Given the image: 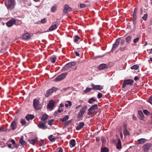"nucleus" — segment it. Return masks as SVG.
Here are the masks:
<instances>
[{
	"label": "nucleus",
	"mask_w": 152,
	"mask_h": 152,
	"mask_svg": "<svg viewBox=\"0 0 152 152\" xmlns=\"http://www.w3.org/2000/svg\"><path fill=\"white\" fill-rule=\"evenodd\" d=\"M15 1L14 0H9L8 2H5V4L8 9L11 10L13 9L15 5Z\"/></svg>",
	"instance_id": "1"
},
{
	"label": "nucleus",
	"mask_w": 152,
	"mask_h": 152,
	"mask_svg": "<svg viewBox=\"0 0 152 152\" xmlns=\"http://www.w3.org/2000/svg\"><path fill=\"white\" fill-rule=\"evenodd\" d=\"M75 65L76 63L74 62L69 63L66 64L65 66L63 67L62 70L63 71H66L72 67V66H75Z\"/></svg>",
	"instance_id": "2"
},
{
	"label": "nucleus",
	"mask_w": 152,
	"mask_h": 152,
	"mask_svg": "<svg viewBox=\"0 0 152 152\" xmlns=\"http://www.w3.org/2000/svg\"><path fill=\"white\" fill-rule=\"evenodd\" d=\"M46 123L45 122H43L40 121L37 126L39 129L42 130H45L47 128V126L45 125Z\"/></svg>",
	"instance_id": "3"
},
{
	"label": "nucleus",
	"mask_w": 152,
	"mask_h": 152,
	"mask_svg": "<svg viewBox=\"0 0 152 152\" xmlns=\"http://www.w3.org/2000/svg\"><path fill=\"white\" fill-rule=\"evenodd\" d=\"M67 74L68 73L67 72H65L61 74L60 75L58 76L56 78L54 79V81L57 82L63 80Z\"/></svg>",
	"instance_id": "4"
},
{
	"label": "nucleus",
	"mask_w": 152,
	"mask_h": 152,
	"mask_svg": "<svg viewBox=\"0 0 152 152\" xmlns=\"http://www.w3.org/2000/svg\"><path fill=\"white\" fill-rule=\"evenodd\" d=\"M87 108V106L85 105L80 110L78 114L79 118H80L83 117V116L86 111Z\"/></svg>",
	"instance_id": "5"
},
{
	"label": "nucleus",
	"mask_w": 152,
	"mask_h": 152,
	"mask_svg": "<svg viewBox=\"0 0 152 152\" xmlns=\"http://www.w3.org/2000/svg\"><path fill=\"white\" fill-rule=\"evenodd\" d=\"M98 106L96 104H95L91 106L88 109V112L87 113L88 115H90L93 114V111L97 109Z\"/></svg>",
	"instance_id": "6"
},
{
	"label": "nucleus",
	"mask_w": 152,
	"mask_h": 152,
	"mask_svg": "<svg viewBox=\"0 0 152 152\" xmlns=\"http://www.w3.org/2000/svg\"><path fill=\"white\" fill-rule=\"evenodd\" d=\"M134 82V81L133 80H131V79L125 80L124 83L122 84V88H125L126 85H132L133 84Z\"/></svg>",
	"instance_id": "7"
},
{
	"label": "nucleus",
	"mask_w": 152,
	"mask_h": 152,
	"mask_svg": "<svg viewBox=\"0 0 152 152\" xmlns=\"http://www.w3.org/2000/svg\"><path fill=\"white\" fill-rule=\"evenodd\" d=\"M120 38H118L116 39L115 43L113 45V47L111 50V51L112 52H113L119 45V44H120Z\"/></svg>",
	"instance_id": "8"
},
{
	"label": "nucleus",
	"mask_w": 152,
	"mask_h": 152,
	"mask_svg": "<svg viewBox=\"0 0 152 152\" xmlns=\"http://www.w3.org/2000/svg\"><path fill=\"white\" fill-rule=\"evenodd\" d=\"M33 104L35 109L37 110H39L40 109V106L38 100L34 99L33 101Z\"/></svg>",
	"instance_id": "9"
},
{
	"label": "nucleus",
	"mask_w": 152,
	"mask_h": 152,
	"mask_svg": "<svg viewBox=\"0 0 152 152\" xmlns=\"http://www.w3.org/2000/svg\"><path fill=\"white\" fill-rule=\"evenodd\" d=\"M125 42V40L124 39H122L121 40V39L120 40V45L121 46L120 47L119 49L121 51H123L124 50H126V46H124L123 47V45L124 44Z\"/></svg>",
	"instance_id": "10"
},
{
	"label": "nucleus",
	"mask_w": 152,
	"mask_h": 152,
	"mask_svg": "<svg viewBox=\"0 0 152 152\" xmlns=\"http://www.w3.org/2000/svg\"><path fill=\"white\" fill-rule=\"evenodd\" d=\"M91 86L93 90H100L102 89V87L99 85H95L93 83L91 84Z\"/></svg>",
	"instance_id": "11"
},
{
	"label": "nucleus",
	"mask_w": 152,
	"mask_h": 152,
	"mask_svg": "<svg viewBox=\"0 0 152 152\" xmlns=\"http://www.w3.org/2000/svg\"><path fill=\"white\" fill-rule=\"evenodd\" d=\"M72 11V9L67 4L65 5L64 8V12L65 14L68 13V12Z\"/></svg>",
	"instance_id": "12"
},
{
	"label": "nucleus",
	"mask_w": 152,
	"mask_h": 152,
	"mask_svg": "<svg viewBox=\"0 0 152 152\" xmlns=\"http://www.w3.org/2000/svg\"><path fill=\"white\" fill-rule=\"evenodd\" d=\"M55 103V101H53V100L50 101L48 105V108L50 110H52L54 107Z\"/></svg>",
	"instance_id": "13"
},
{
	"label": "nucleus",
	"mask_w": 152,
	"mask_h": 152,
	"mask_svg": "<svg viewBox=\"0 0 152 152\" xmlns=\"http://www.w3.org/2000/svg\"><path fill=\"white\" fill-rule=\"evenodd\" d=\"M151 144L150 143H147L145 144L143 146V148L144 151L147 152L151 146Z\"/></svg>",
	"instance_id": "14"
},
{
	"label": "nucleus",
	"mask_w": 152,
	"mask_h": 152,
	"mask_svg": "<svg viewBox=\"0 0 152 152\" xmlns=\"http://www.w3.org/2000/svg\"><path fill=\"white\" fill-rule=\"evenodd\" d=\"M16 21L15 19H11L8 21L6 23L7 26L10 27L15 24Z\"/></svg>",
	"instance_id": "15"
},
{
	"label": "nucleus",
	"mask_w": 152,
	"mask_h": 152,
	"mask_svg": "<svg viewBox=\"0 0 152 152\" xmlns=\"http://www.w3.org/2000/svg\"><path fill=\"white\" fill-rule=\"evenodd\" d=\"M17 127V124L15 121L14 120L11 123L10 127L11 128L12 130H14Z\"/></svg>",
	"instance_id": "16"
},
{
	"label": "nucleus",
	"mask_w": 152,
	"mask_h": 152,
	"mask_svg": "<svg viewBox=\"0 0 152 152\" xmlns=\"http://www.w3.org/2000/svg\"><path fill=\"white\" fill-rule=\"evenodd\" d=\"M84 125V123L83 122H80L79 124L76 127L77 130H78L81 129Z\"/></svg>",
	"instance_id": "17"
},
{
	"label": "nucleus",
	"mask_w": 152,
	"mask_h": 152,
	"mask_svg": "<svg viewBox=\"0 0 152 152\" xmlns=\"http://www.w3.org/2000/svg\"><path fill=\"white\" fill-rule=\"evenodd\" d=\"M48 117V116L46 114H45L43 115L41 118V121H42L43 122H46V123H47V120Z\"/></svg>",
	"instance_id": "18"
},
{
	"label": "nucleus",
	"mask_w": 152,
	"mask_h": 152,
	"mask_svg": "<svg viewBox=\"0 0 152 152\" xmlns=\"http://www.w3.org/2000/svg\"><path fill=\"white\" fill-rule=\"evenodd\" d=\"M117 142L116 144V148L118 149H120L121 148V142L120 139L118 138L117 140Z\"/></svg>",
	"instance_id": "19"
},
{
	"label": "nucleus",
	"mask_w": 152,
	"mask_h": 152,
	"mask_svg": "<svg viewBox=\"0 0 152 152\" xmlns=\"http://www.w3.org/2000/svg\"><path fill=\"white\" fill-rule=\"evenodd\" d=\"M34 115H27L25 118L27 121H29L30 120H32L34 118Z\"/></svg>",
	"instance_id": "20"
},
{
	"label": "nucleus",
	"mask_w": 152,
	"mask_h": 152,
	"mask_svg": "<svg viewBox=\"0 0 152 152\" xmlns=\"http://www.w3.org/2000/svg\"><path fill=\"white\" fill-rule=\"evenodd\" d=\"M38 138H36L34 139L30 140H28V142L31 144H32L33 145H34L36 142L37 141Z\"/></svg>",
	"instance_id": "21"
},
{
	"label": "nucleus",
	"mask_w": 152,
	"mask_h": 152,
	"mask_svg": "<svg viewBox=\"0 0 152 152\" xmlns=\"http://www.w3.org/2000/svg\"><path fill=\"white\" fill-rule=\"evenodd\" d=\"M107 67V65L105 64H100L98 66V69L100 70H102Z\"/></svg>",
	"instance_id": "22"
},
{
	"label": "nucleus",
	"mask_w": 152,
	"mask_h": 152,
	"mask_svg": "<svg viewBox=\"0 0 152 152\" xmlns=\"http://www.w3.org/2000/svg\"><path fill=\"white\" fill-rule=\"evenodd\" d=\"M57 26L56 24H54L51 26L49 29V31H52L56 29L57 28Z\"/></svg>",
	"instance_id": "23"
},
{
	"label": "nucleus",
	"mask_w": 152,
	"mask_h": 152,
	"mask_svg": "<svg viewBox=\"0 0 152 152\" xmlns=\"http://www.w3.org/2000/svg\"><path fill=\"white\" fill-rule=\"evenodd\" d=\"M70 146L71 147H73L75 145V141L74 139L71 140L69 142Z\"/></svg>",
	"instance_id": "24"
},
{
	"label": "nucleus",
	"mask_w": 152,
	"mask_h": 152,
	"mask_svg": "<svg viewBox=\"0 0 152 152\" xmlns=\"http://www.w3.org/2000/svg\"><path fill=\"white\" fill-rule=\"evenodd\" d=\"M53 91L50 89L47 91L46 94H45V96L48 97L53 93Z\"/></svg>",
	"instance_id": "25"
},
{
	"label": "nucleus",
	"mask_w": 152,
	"mask_h": 152,
	"mask_svg": "<svg viewBox=\"0 0 152 152\" xmlns=\"http://www.w3.org/2000/svg\"><path fill=\"white\" fill-rule=\"evenodd\" d=\"M69 116L68 115H66L63 118L60 119V120L62 122H64L66 121L69 119Z\"/></svg>",
	"instance_id": "26"
},
{
	"label": "nucleus",
	"mask_w": 152,
	"mask_h": 152,
	"mask_svg": "<svg viewBox=\"0 0 152 152\" xmlns=\"http://www.w3.org/2000/svg\"><path fill=\"white\" fill-rule=\"evenodd\" d=\"M30 35L29 34L26 33L23 34L22 36V38L24 39H27L29 38Z\"/></svg>",
	"instance_id": "27"
},
{
	"label": "nucleus",
	"mask_w": 152,
	"mask_h": 152,
	"mask_svg": "<svg viewBox=\"0 0 152 152\" xmlns=\"http://www.w3.org/2000/svg\"><path fill=\"white\" fill-rule=\"evenodd\" d=\"M23 137L21 136L20 140L19 142L22 146L25 145L26 144L25 142L23 140Z\"/></svg>",
	"instance_id": "28"
},
{
	"label": "nucleus",
	"mask_w": 152,
	"mask_h": 152,
	"mask_svg": "<svg viewBox=\"0 0 152 152\" xmlns=\"http://www.w3.org/2000/svg\"><path fill=\"white\" fill-rule=\"evenodd\" d=\"M146 141V140L145 138H141L138 140V141L140 144L144 143Z\"/></svg>",
	"instance_id": "29"
},
{
	"label": "nucleus",
	"mask_w": 152,
	"mask_h": 152,
	"mask_svg": "<svg viewBox=\"0 0 152 152\" xmlns=\"http://www.w3.org/2000/svg\"><path fill=\"white\" fill-rule=\"evenodd\" d=\"M137 13V9L135 8L134 10L133 14V18L134 19L136 20V14Z\"/></svg>",
	"instance_id": "30"
},
{
	"label": "nucleus",
	"mask_w": 152,
	"mask_h": 152,
	"mask_svg": "<svg viewBox=\"0 0 152 152\" xmlns=\"http://www.w3.org/2000/svg\"><path fill=\"white\" fill-rule=\"evenodd\" d=\"M123 133L125 136L129 135V132L127 130V129L125 128L123 130Z\"/></svg>",
	"instance_id": "31"
},
{
	"label": "nucleus",
	"mask_w": 152,
	"mask_h": 152,
	"mask_svg": "<svg viewBox=\"0 0 152 152\" xmlns=\"http://www.w3.org/2000/svg\"><path fill=\"white\" fill-rule=\"evenodd\" d=\"M138 114L140 116V118L141 120H142L144 117V115L142 112L141 111H139L138 112Z\"/></svg>",
	"instance_id": "32"
},
{
	"label": "nucleus",
	"mask_w": 152,
	"mask_h": 152,
	"mask_svg": "<svg viewBox=\"0 0 152 152\" xmlns=\"http://www.w3.org/2000/svg\"><path fill=\"white\" fill-rule=\"evenodd\" d=\"M57 7L56 5L53 6L51 8V11L53 12H55L56 11Z\"/></svg>",
	"instance_id": "33"
},
{
	"label": "nucleus",
	"mask_w": 152,
	"mask_h": 152,
	"mask_svg": "<svg viewBox=\"0 0 152 152\" xmlns=\"http://www.w3.org/2000/svg\"><path fill=\"white\" fill-rule=\"evenodd\" d=\"M108 149L107 147L102 148L101 152H108Z\"/></svg>",
	"instance_id": "34"
},
{
	"label": "nucleus",
	"mask_w": 152,
	"mask_h": 152,
	"mask_svg": "<svg viewBox=\"0 0 152 152\" xmlns=\"http://www.w3.org/2000/svg\"><path fill=\"white\" fill-rule=\"evenodd\" d=\"M49 140L51 142L54 141L55 140L56 138L55 137H53V135H50L48 137Z\"/></svg>",
	"instance_id": "35"
},
{
	"label": "nucleus",
	"mask_w": 152,
	"mask_h": 152,
	"mask_svg": "<svg viewBox=\"0 0 152 152\" xmlns=\"http://www.w3.org/2000/svg\"><path fill=\"white\" fill-rule=\"evenodd\" d=\"M96 101V100L93 98H92L89 99L88 101V102L90 104H92L93 102Z\"/></svg>",
	"instance_id": "36"
},
{
	"label": "nucleus",
	"mask_w": 152,
	"mask_h": 152,
	"mask_svg": "<svg viewBox=\"0 0 152 152\" xmlns=\"http://www.w3.org/2000/svg\"><path fill=\"white\" fill-rule=\"evenodd\" d=\"M20 123L23 125H24L26 124V121L24 119H22L20 121Z\"/></svg>",
	"instance_id": "37"
},
{
	"label": "nucleus",
	"mask_w": 152,
	"mask_h": 152,
	"mask_svg": "<svg viewBox=\"0 0 152 152\" xmlns=\"http://www.w3.org/2000/svg\"><path fill=\"white\" fill-rule=\"evenodd\" d=\"M56 59V57L55 56L51 57L50 58V60L53 63H54L55 62Z\"/></svg>",
	"instance_id": "38"
},
{
	"label": "nucleus",
	"mask_w": 152,
	"mask_h": 152,
	"mask_svg": "<svg viewBox=\"0 0 152 152\" xmlns=\"http://www.w3.org/2000/svg\"><path fill=\"white\" fill-rule=\"evenodd\" d=\"M139 68L138 66L137 65H135L132 66L131 69H132L137 70Z\"/></svg>",
	"instance_id": "39"
},
{
	"label": "nucleus",
	"mask_w": 152,
	"mask_h": 152,
	"mask_svg": "<svg viewBox=\"0 0 152 152\" xmlns=\"http://www.w3.org/2000/svg\"><path fill=\"white\" fill-rule=\"evenodd\" d=\"M131 36H129L126 39V41L127 42L129 43L131 40Z\"/></svg>",
	"instance_id": "40"
},
{
	"label": "nucleus",
	"mask_w": 152,
	"mask_h": 152,
	"mask_svg": "<svg viewBox=\"0 0 152 152\" xmlns=\"http://www.w3.org/2000/svg\"><path fill=\"white\" fill-rule=\"evenodd\" d=\"M91 90H93L92 88H87L84 91V92L85 93H86L90 91Z\"/></svg>",
	"instance_id": "41"
},
{
	"label": "nucleus",
	"mask_w": 152,
	"mask_h": 152,
	"mask_svg": "<svg viewBox=\"0 0 152 152\" xmlns=\"http://www.w3.org/2000/svg\"><path fill=\"white\" fill-rule=\"evenodd\" d=\"M67 102L68 103V104H65V106L66 107H68L69 106H71L72 105V103L71 101H68Z\"/></svg>",
	"instance_id": "42"
},
{
	"label": "nucleus",
	"mask_w": 152,
	"mask_h": 152,
	"mask_svg": "<svg viewBox=\"0 0 152 152\" xmlns=\"http://www.w3.org/2000/svg\"><path fill=\"white\" fill-rule=\"evenodd\" d=\"M148 14L146 13L144 15V16L142 17V18L144 20H147L148 17Z\"/></svg>",
	"instance_id": "43"
},
{
	"label": "nucleus",
	"mask_w": 152,
	"mask_h": 152,
	"mask_svg": "<svg viewBox=\"0 0 152 152\" xmlns=\"http://www.w3.org/2000/svg\"><path fill=\"white\" fill-rule=\"evenodd\" d=\"M54 120L53 119H52L50 120H49L48 121V124L50 126H51L53 124V123L54 121Z\"/></svg>",
	"instance_id": "44"
},
{
	"label": "nucleus",
	"mask_w": 152,
	"mask_h": 152,
	"mask_svg": "<svg viewBox=\"0 0 152 152\" xmlns=\"http://www.w3.org/2000/svg\"><path fill=\"white\" fill-rule=\"evenodd\" d=\"M80 37L77 36H76L75 37V38L74 39V41L75 42H77L78 41V40L79 39H80Z\"/></svg>",
	"instance_id": "45"
},
{
	"label": "nucleus",
	"mask_w": 152,
	"mask_h": 152,
	"mask_svg": "<svg viewBox=\"0 0 152 152\" xmlns=\"http://www.w3.org/2000/svg\"><path fill=\"white\" fill-rule=\"evenodd\" d=\"M47 20L45 18H44L41 20V21L39 22H41L42 23H46Z\"/></svg>",
	"instance_id": "46"
},
{
	"label": "nucleus",
	"mask_w": 152,
	"mask_h": 152,
	"mask_svg": "<svg viewBox=\"0 0 152 152\" xmlns=\"http://www.w3.org/2000/svg\"><path fill=\"white\" fill-rule=\"evenodd\" d=\"M50 89L53 91V92L56 91L58 90V88L54 87H53Z\"/></svg>",
	"instance_id": "47"
},
{
	"label": "nucleus",
	"mask_w": 152,
	"mask_h": 152,
	"mask_svg": "<svg viewBox=\"0 0 152 152\" xmlns=\"http://www.w3.org/2000/svg\"><path fill=\"white\" fill-rule=\"evenodd\" d=\"M143 112L146 115H148L150 113L149 112L146 110H144Z\"/></svg>",
	"instance_id": "48"
},
{
	"label": "nucleus",
	"mask_w": 152,
	"mask_h": 152,
	"mask_svg": "<svg viewBox=\"0 0 152 152\" xmlns=\"http://www.w3.org/2000/svg\"><path fill=\"white\" fill-rule=\"evenodd\" d=\"M148 102L152 105V96H150L149 98Z\"/></svg>",
	"instance_id": "49"
},
{
	"label": "nucleus",
	"mask_w": 152,
	"mask_h": 152,
	"mask_svg": "<svg viewBox=\"0 0 152 152\" xmlns=\"http://www.w3.org/2000/svg\"><path fill=\"white\" fill-rule=\"evenodd\" d=\"M139 40V38L137 37L134 39L133 42L134 43H137L138 42Z\"/></svg>",
	"instance_id": "50"
},
{
	"label": "nucleus",
	"mask_w": 152,
	"mask_h": 152,
	"mask_svg": "<svg viewBox=\"0 0 152 152\" xmlns=\"http://www.w3.org/2000/svg\"><path fill=\"white\" fill-rule=\"evenodd\" d=\"M102 96V94L100 93H99L97 95V97L98 99L101 98Z\"/></svg>",
	"instance_id": "51"
},
{
	"label": "nucleus",
	"mask_w": 152,
	"mask_h": 152,
	"mask_svg": "<svg viewBox=\"0 0 152 152\" xmlns=\"http://www.w3.org/2000/svg\"><path fill=\"white\" fill-rule=\"evenodd\" d=\"M60 107H59V109L58 110L57 112L58 113H61L63 111V109H60Z\"/></svg>",
	"instance_id": "52"
},
{
	"label": "nucleus",
	"mask_w": 152,
	"mask_h": 152,
	"mask_svg": "<svg viewBox=\"0 0 152 152\" xmlns=\"http://www.w3.org/2000/svg\"><path fill=\"white\" fill-rule=\"evenodd\" d=\"M8 147L9 148H10L12 149H14V148L12 147V144H8Z\"/></svg>",
	"instance_id": "53"
},
{
	"label": "nucleus",
	"mask_w": 152,
	"mask_h": 152,
	"mask_svg": "<svg viewBox=\"0 0 152 152\" xmlns=\"http://www.w3.org/2000/svg\"><path fill=\"white\" fill-rule=\"evenodd\" d=\"M74 53L77 56H79V53L77 51H75Z\"/></svg>",
	"instance_id": "54"
},
{
	"label": "nucleus",
	"mask_w": 152,
	"mask_h": 152,
	"mask_svg": "<svg viewBox=\"0 0 152 152\" xmlns=\"http://www.w3.org/2000/svg\"><path fill=\"white\" fill-rule=\"evenodd\" d=\"M85 6L86 5L85 4H80V7L81 8H83L85 7Z\"/></svg>",
	"instance_id": "55"
},
{
	"label": "nucleus",
	"mask_w": 152,
	"mask_h": 152,
	"mask_svg": "<svg viewBox=\"0 0 152 152\" xmlns=\"http://www.w3.org/2000/svg\"><path fill=\"white\" fill-rule=\"evenodd\" d=\"M11 142L14 145H15V142L13 139H11Z\"/></svg>",
	"instance_id": "56"
},
{
	"label": "nucleus",
	"mask_w": 152,
	"mask_h": 152,
	"mask_svg": "<svg viewBox=\"0 0 152 152\" xmlns=\"http://www.w3.org/2000/svg\"><path fill=\"white\" fill-rule=\"evenodd\" d=\"M132 119L134 120H135L137 119V118L134 115H132Z\"/></svg>",
	"instance_id": "57"
},
{
	"label": "nucleus",
	"mask_w": 152,
	"mask_h": 152,
	"mask_svg": "<svg viewBox=\"0 0 152 152\" xmlns=\"http://www.w3.org/2000/svg\"><path fill=\"white\" fill-rule=\"evenodd\" d=\"M58 152H63V149L61 147L59 148Z\"/></svg>",
	"instance_id": "58"
},
{
	"label": "nucleus",
	"mask_w": 152,
	"mask_h": 152,
	"mask_svg": "<svg viewBox=\"0 0 152 152\" xmlns=\"http://www.w3.org/2000/svg\"><path fill=\"white\" fill-rule=\"evenodd\" d=\"M134 79L135 80H138L139 78L135 76L134 77Z\"/></svg>",
	"instance_id": "59"
},
{
	"label": "nucleus",
	"mask_w": 152,
	"mask_h": 152,
	"mask_svg": "<svg viewBox=\"0 0 152 152\" xmlns=\"http://www.w3.org/2000/svg\"><path fill=\"white\" fill-rule=\"evenodd\" d=\"M133 23L134 25H135L136 24L137 22L136 21V20L133 19Z\"/></svg>",
	"instance_id": "60"
},
{
	"label": "nucleus",
	"mask_w": 152,
	"mask_h": 152,
	"mask_svg": "<svg viewBox=\"0 0 152 152\" xmlns=\"http://www.w3.org/2000/svg\"><path fill=\"white\" fill-rule=\"evenodd\" d=\"M81 104H80V105H78L76 107V109H77L78 108H80V107H81Z\"/></svg>",
	"instance_id": "61"
},
{
	"label": "nucleus",
	"mask_w": 152,
	"mask_h": 152,
	"mask_svg": "<svg viewBox=\"0 0 152 152\" xmlns=\"http://www.w3.org/2000/svg\"><path fill=\"white\" fill-rule=\"evenodd\" d=\"M120 135L121 138H122L123 137V135L122 133L121 132H120Z\"/></svg>",
	"instance_id": "62"
},
{
	"label": "nucleus",
	"mask_w": 152,
	"mask_h": 152,
	"mask_svg": "<svg viewBox=\"0 0 152 152\" xmlns=\"http://www.w3.org/2000/svg\"><path fill=\"white\" fill-rule=\"evenodd\" d=\"M71 122V121H69L68 122H66L65 124V125L66 126L68 124V122Z\"/></svg>",
	"instance_id": "63"
},
{
	"label": "nucleus",
	"mask_w": 152,
	"mask_h": 152,
	"mask_svg": "<svg viewBox=\"0 0 152 152\" xmlns=\"http://www.w3.org/2000/svg\"><path fill=\"white\" fill-rule=\"evenodd\" d=\"M60 106L61 107H62L64 106V104L62 103H61L60 104Z\"/></svg>",
	"instance_id": "64"
}]
</instances>
